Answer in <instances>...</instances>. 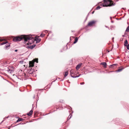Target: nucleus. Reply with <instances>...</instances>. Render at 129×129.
<instances>
[{"label": "nucleus", "mask_w": 129, "mask_h": 129, "mask_svg": "<svg viewBox=\"0 0 129 129\" xmlns=\"http://www.w3.org/2000/svg\"><path fill=\"white\" fill-rule=\"evenodd\" d=\"M32 39L33 37L31 36L22 35L20 36H18L14 37L13 38V40L14 42L18 41H20L23 39L25 41H27L28 40H29V41L27 43V44L29 45L33 43L34 40L33 41L32 40Z\"/></svg>", "instance_id": "obj_1"}, {"label": "nucleus", "mask_w": 129, "mask_h": 129, "mask_svg": "<svg viewBox=\"0 0 129 129\" xmlns=\"http://www.w3.org/2000/svg\"><path fill=\"white\" fill-rule=\"evenodd\" d=\"M104 3L103 6H111L115 5V4L113 3V2L110 0H104Z\"/></svg>", "instance_id": "obj_2"}, {"label": "nucleus", "mask_w": 129, "mask_h": 129, "mask_svg": "<svg viewBox=\"0 0 129 129\" xmlns=\"http://www.w3.org/2000/svg\"><path fill=\"white\" fill-rule=\"evenodd\" d=\"M96 21H93L89 22L88 24V25L89 26H92L95 24Z\"/></svg>", "instance_id": "obj_3"}, {"label": "nucleus", "mask_w": 129, "mask_h": 129, "mask_svg": "<svg viewBox=\"0 0 129 129\" xmlns=\"http://www.w3.org/2000/svg\"><path fill=\"white\" fill-rule=\"evenodd\" d=\"M29 67H33L34 66V62L33 60L31 61H30L29 63Z\"/></svg>", "instance_id": "obj_4"}, {"label": "nucleus", "mask_w": 129, "mask_h": 129, "mask_svg": "<svg viewBox=\"0 0 129 129\" xmlns=\"http://www.w3.org/2000/svg\"><path fill=\"white\" fill-rule=\"evenodd\" d=\"M72 72H73V70H71L70 71V73L72 77L73 78H75L78 77L77 76H75L74 73H72Z\"/></svg>", "instance_id": "obj_5"}, {"label": "nucleus", "mask_w": 129, "mask_h": 129, "mask_svg": "<svg viewBox=\"0 0 129 129\" xmlns=\"http://www.w3.org/2000/svg\"><path fill=\"white\" fill-rule=\"evenodd\" d=\"M100 64L103 66V67L105 68H106L107 66V63L106 62H101Z\"/></svg>", "instance_id": "obj_6"}, {"label": "nucleus", "mask_w": 129, "mask_h": 129, "mask_svg": "<svg viewBox=\"0 0 129 129\" xmlns=\"http://www.w3.org/2000/svg\"><path fill=\"white\" fill-rule=\"evenodd\" d=\"M39 36H37L35 38V40L37 42H39L41 41V39L40 38H39Z\"/></svg>", "instance_id": "obj_7"}, {"label": "nucleus", "mask_w": 129, "mask_h": 129, "mask_svg": "<svg viewBox=\"0 0 129 129\" xmlns=\"http://www.w3.org/2000/svg\"><path fill=\"white\" fill-rule=\"evenodd\" d=\"M33 110H31L29 112L27 113V114L28 116H31L33 113Z\"/></svg>", "instance_id": "obj_8"}, {"label": "nucleus", "mask_w": 129, "mask_h": 129, "mask_svg": "<svg viewBox=\"0 0 129 129\" xmlns=\"http://www.w3.org/2000/svg\"><path fill=\"white\" fill-rule=\"evenodd\" d=\"M82 63H81L80 64H78L77 66L76 67V69L77 70H78V69L80 68L81 66L82 65Z\"/></svg>", "instance_id": "obj_9"}, {"label": "nucleus", "mask_w": 129, "mask_h": 129, "mask_svg": "<svg viewBox=\"0 0 129 129\" xmlns=\"http://www.w3.org/2000/svg\"><path fill=\"white\" fill-rule=\"evenodd\" d=\"M4 41V42H2V43H1V44H0L1 45H3L5 44L6 43H8V42L7 41H6V40H5Z\"/></svg>", "instance_id": "obj_10"}, {"label": "nucleus", "mask_w": 129, "mask_h": 129, "mask_svg": "<svg viewBox=\"0 0 129 129\" xmlns=\"http://www.w3.org/2000/svg\"><path fill=\"white\" fill-rule=\"evenodd\" d=\"M23 120L22 118H19L18 120L16 122H18L19 121H22Z\"/></svg>", "instance_id": "obj_11"}, {"label": "nucleus", "mask_w": 129, "mask_h": 129, "mask_svg": "<svg viewBox=\"0 0 129 129\" xmlns=\"http://www.w3.org/2000/svg\"><path fill=\"white\" fill-rule=\"evenodd\" d=\"M78 40V38L77 37H76L75 39V41L73 43L74 44L76 43L77 42Z\"/></svg>", "instance_id": "obj_12"}, {"label": "nucleus", "mask_w": 129, "mask_h": 129, "mask_svg": "<svg viewBox=\"0 0 129 129\" xmlns=\"http://www.w3.org/2000/svg\"><path fill=\"white\" fill-rule=\"evenodd\" d=\"M68 75V71H66L65 72V74H64V76L65 77H66Z\"/></svg>", "instance_id": "obj_13"}, {"label": "nucleus", "mask_w": 129, "mask_h": 129, "mask_svg": "<svg viewBox=\"0 0 129 129\" xmlns=\"http://www.w3.org/2000/svg\"><path fill=\"white\" fill-rule=\"evenodd\" d=\"M33 70H30L29 71H28V73L30 74H32L33 73Z\"/></svg>", "instance_id": "obj_14"}, {"label": "nucleus", "mask_w": 129, "mask_h": 129, "mask_svg": "<svg viewBox=\"0 0 129 129\" xmlns=\"http://www.w3.org/2000/svg\"><path fill=\"white\" fill-rule=\"evenodd\" d=\"M10 46V44L9 43L8 44L6 45L5 46H6V48H7L8 47H9Z\"/></svg>", "instance_id": "obj_15"}, {"label": "nucleus", "mask_w": 129, "mask_h": 129, "mask_svg": "<svg viewBox=\"0 0 129 129\" xmlns=\"http://www.w3.org/2000/svg\"><path fill=\"white\" fill-rule=\"evenodd\" d=\"M129 32V25L127 27L125 31V32Z\"/></svg>", "instance_id": "obj_16"}, {"label": "nucleus", "mask_w": 129, "mask_h": 129, "mask_svg": "<svg viewBox=\"0 0 129 129\" xmlns=\"http://www.w3.org/2000/svg\"><path fill=\"white\" fill-rule=\"evenodd\" d=\"M127 41L126 40L125 41V44H124L125 46H126L127 45Z\"/></svg>", "instance_id": "obj_17"}, {"label": "nucleus", "mask_w": 129, "mask_h": 129, "mask_svg": "<svg viewBox=\"0 0 129 129\" xmlns=\"http://www.w3.org/2000/svg\"><path fill=\"white\" fill-rule=\"evenodd\" d=\"M33 61H34V63L35 62H38V59H34Z\"/></svg>", "instance_id": "obj_18"}, {"label": "nucleus", "mask_w": 129, "mask_h": 129, "mask_svg": "<svg viewBox=\"0 0 129 129\" xmlns=\"http://www.w3.org/2000/svg\"><path fill=\"white\" fill-rule=\"evenodd\" d=\"M122 69H123L122 68L119 69L117 71L119 72H120L122 70Z\"/></svg>", "instance_id": "obj_19"}, {"label": "nucleus", "mask_w": 129, "mask_h": 129, "mask_svg": "<svg viewBox=\"0 0 129 129\" xmlns=\"http://www.w3.org/2000/svg\"><path fill=\"white\" fill-rule=\"evenodd\" d=\"M45 34H42L40 35V36L43 37H44L45 36Z\"/></svg>", "instance_id": "obj_20"}, {"label": "nucleus", "mask_w": 129, "mask_h": 129, "mask_svg": "<svg viewBox=\"0 0 129 129\" xmlns=\"http://www.w3.org/2000/svg\"><path fill=\"white\" fill-rule=\"evenodd\" d=\"M5 40V39H0V41H1V42L4 41Z\"/></svg>", "instance_id": "obj_21"}, {"label": "nucleus", "mask_w": 129, "mask_h": 129, "mask_svg": "<svg viewBox=\"0 0 129 129\" xmlns=\"http://www.w3.org/2000/svg\"><path fill=\"white\" fill-rule=\"evenodd\" d=\"M126 46V48L129 50V44L127 45Z\"/></svg>", "instance_id": "obj_22"}, {"label": "nucleus", "mask_w": 129, "mask_h": 129, "mask_svg": "<svg viewBox=\"0 0 129 129\" xmlns=\"http://www.w3.org/2000/svg\"><path fill=\"white\" fill-rule=\"evenodd\" d=\"M29 48L30 49H32L34 48V47H33V46H30Z\"/></svg>", "instance_id": "obj_23"}, {"label": "nucleus", "mask_w": 129, "mask_h": 129, "mask_svg": "<svg viewBox=\"0 0 129 129\" xmlns=\"http://www.w3.org/2000/svg\"><path fill=\"white\" fill-rule=\"evenodd\" d=\"M101 8V7H100V6H98V7H97L96 8V9L97 10H98V9H100V8Z\"/></svg>", "instance_id": "obj_24"}, {"label": "nucleus", "mask_w": 129, "mask_h": 129, "mask_svg": "<svg viewBox=\"0 0 129 129\" xmlns=\"http://www.w3.org/2000/svg\"><path fill=\"white\" fill-rule=\"evenodd\" d=\"M84 84V82H81L80 83V84L81 85H82V84Z\"/></svg>", "instance_id": "obj_25"}, {"label": "nucleus", "mask_w": 129, "mask_h": 129, "mask_svg": "<svg viewBox=\"0 0 129 129\" xmlns=\"http://www.w3.org/2000/svg\"><path fill=\"white\" fill-rule=\"evenodd\" d=\"M71 115L70 116V117H69L70 115L69 116V117L68 118V119H70V118H71Z\"/></svg>", "instance_id": "obj_26"}, {"label": "nucleus", "mask_w": 129, "mask_h": 129, "mask_svg": "<svg viewBox=\"0 0 129 129\" xmlns=\"http://www.w3.org/2000/svg\"><path fill=\"white\" fill-rule=\"evenodd\" d=\"M111 66H112V67H114L115 66V64H114L112 65H111Z\"/></svg>", "instance_id": "obj_27"}, {"label": "nucleus", "mask_w": 129, "mask_h": 129, "mask_svg": "<svg viewBox=\"0 0 129 129\" xmlns=\"http://www.w3.org/2000/svg\"><path fill=\"white\" fill-rule=\"evenodd\" d=\"M17 51H18V50H17L16 49V50H15V52H17Z\"/></svg>", "instance_id": "obj_28"}, {"label": "nucleus", "mask_w": 129, "mask_h": 129, "mask_svg": "<svg viewBox=\"0 0 129 129\" xmlns=\"http://www.w3.org/2000/svg\"><path fill=\"white\" fill-rule=\"evenodd\" d=\"M33 47H34L36 46V45H33Z\"/></svg>", "instance_id": "obj_29"}, {"label": "nucleus", "mask_w": 129, "mask_h": 129, "mask_svg": "<svg viewBox=\"0 0 129 129\" xmlns=\"http://www.w3.org/2000/svg\"><path fill=\"white\" fill-rule=\"evenodd\" d=\"M36 113V112H35V111L34 112V114L35 115Z\"/></svg>", "instance_id": "obj_30"}, {"label": "nucleus", "mask_w": 129, "mask_h": 129, "mask_svg": "<svg viewBox=\"0 0 129 129\" xmlns=\"http://www.w3.org/2000/svg\"><path fill=\"white\" fill-rule=\"evenodd\" d=\"M94 11H93V12H92V14L93 13H94Z\"/></svg>", "instance_id": "obj_31"}, {"label": "nucleus", "mask_w": 129, "mask_h": 129, "mask_svg": "<svg viewBox=\"0 0 129 129\" xmlns=\"http://www.w3.org/2000/svg\"><path fill=\"white\" fill-rule=\"evenodd\" d=\"M74 73V72H72V73Z\"/></svg>", "instance_id": "obj_32"}, {"label": "nucleus", "mask_w": 129, "mask_h": 129, "mask_svg": "<svg viewBox=\"0 0 129 129\" xmlns=\"http://www.w3.org/2000/svg\"><path fill=\"white\" fill-rule=\"evenodd\" d=\"M114 38H112V40H113V39Z\"/></svg>", "instance_id": "obj_33"}]
</instances>
